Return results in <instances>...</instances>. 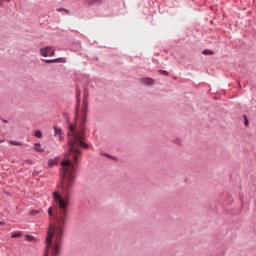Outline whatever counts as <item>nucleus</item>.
I'll return each mask as SVG.
<instances>
[{"label": "nucleus", "mask_w": 256, "mask_h": 256, "mask_svg": "<svg viewBox=\"0 0 256 256\" xmlns=\"http://www.w3.org/2000/svg\"><path fill=\"white\" fill-rule=\"evenodd\" d=\"M77 97H78V98L81 97V92L78 93Z\"/></svg>", "instance_id": "nucleus-21"}, {"label": "nucleus", "mask_w": 256, "mask_h": 256, "mask_svg": "<svg viewBox=\"0 0 256 256\" xmlns=\"http://www.w3.org/2000/svg\"><path fill=\"white\" fill-rule=\"evenodd\" d=\"M34 149H35V151H37L38 153H43V152L45 151V149H43L39 143H36V144L34 145Z\"/></svg>", "instance_id": "nucleus-5"}, {"label": "nucleus", "mask_w": 256, "mask_h": 256, "mask_svg": "<svg viewBox=\"0 0 256 256\" xmlns=\"http://www.w3.org/2000/svg\"><path fill=\"white\" fill-rule=\"evenodd\" d=\"M203 55H214V52L211 50H204Z\"/></svg>", "instance_id": "nucleus-13"}, {"label": "nucleus", "mask_w": 256, "mask_h": 256, "mask_svg": "<svg viewBox=\"0 0 256 256\" xmlns=\"http://www.w3.org/2000/svg\"><path fill=\"white\" fill-rule=\"evenodd\" d=\"M12 239H19V237H23V234L21 232H15L11 235Z\"/></svg>", "instance_id": "nucleus-6"}, {"label": "nucleus", "mask_w": 256, "mask_h": 256, "mask_svg": "<svg viewBox=\"0 0 256 256\" xmlns=\"http://www.w3.org/2000/svg\"><path fill=\"white\" fill-rule=\"evenodd\" d=\"M55 135H60V137L63 135V131L61 128H57L54 126Z\"/></svg>", "instance_id": "nucleus-8"}, {"label": "nucleus", "mask_w": 256, "mask_h": 256, "mask_svg": "<svg viewBox=\"0 0 256 256\" xmlns=\"http://www.w3.org/2000/svg\"><path fill=\"white\" fill-rule=\"evenodd\" d=\"M40 55L42 57H55V50L52 47H44L40 49Z\"/></svg>", "instance_id": "nucleus-2"}, {"label": "nucleus", "mask_w": 256, "mask_h": 256, "mask_svg": "<svg viewBox=\"0 0 256 256\" xmlns=\"http://www.w3.org/2000/svg\"><path fill=\"white\" fill-rule=\"evenodd\" d=\"M31 215H37V211L33 210V211L31 212Z\"/></svg>", "instance_id": "nucleus-18"}, {"label": "nucleus", "mask_w": 256, "mask_h": 256, "mask_svg": "<svg viewBox=\"0 0 256 256\" xmlns=\"http://www.w3.org/2000/svg\"><path fill=\"white\" fill-rule=\"evenodd\" d=\"M3 5V0H0V7H2Z\"/></svg>", "instance_id": "nucleus-19"}, {"label": "nucleus", "mask_w": 256, "mask_h": 256, "mask_svg": "<svg viewBox=\"0 0 256 256\" xmlns=\"http://www.w3.org/2000/svg\"><path fill=\"white\" fill-rule=\"evenodd\" d=\"M35 137H37L38 139H41V137H43V134L41 133V130H36L35 131Z\"/></svg>", "instance_id": "nucleus-10"}, {"label": "nucleus", "mask_w": 256, "mask_h": 256, "mask_svg": "<svg viewBox=\"0 0 256 256\" xmlns=\"http://www.w3.org/2000/svg\"><path fill=\"white\" fill-rule=\"evenodd\" d=\"M7 1H11V0H7Z\"/></svg>", "instance_id": "nucleus-24"}, {"label": "nucleus", "mask_w": 256, "mask_h": 256, "mask_svg": "<svg viewBox=\"0 0 256 256\" xmlns=\"http://www.w3.org/2000/svg\"><path fill=\"white\" fill-rule=\"evenodd\" d=\"M25 239H26V241H35V237H33L31 235H26Z\"/></svg>", "instance_id": "nucleus-12"}, {"label": "nucleus", "mask_w": 256, "mask_h": 256, "mask_svg": "<svg viewBox=\"0 0 256 256\" xmlns=\"http://www.w3.org/2000/svg\"><path fill=\"white\" fill-rule=\"evenodd\" d=\"M160 73H161L162 75H168V72L165 71V70H161Z\"/></svg>", "instance_id": "nucleus-17"}, {"label": "nucleus", "mask_w": 256, "mask_h": 256, "mask_svg": "<svg viewBox=\"0 0 256 256\" xmlns=\"http://www.w3.org/2000/svg\"><path fill=\"white\" fill-rule=\"evenodd\" d=\"M48 215H49L50 217H53V208H52V207H50V208L48 209Z\"/></svg>", "instance_id": "nucleus-15"}, {"label": "nucleus", "mask_w": 256, "mask_h": 256, "mask_svg": "<svg viewBox=\"0 0 256 256\" xmlns=\"http://www.w3.org/2000/svg\"><path fill=\"white\" fill-rule=\"evenodd\" d=\"M56 11H58V13H66V15H69V10L65 9V8H58L56 9Z\"/></svg>", "instance_id": "nucleus-9"}, {"label": "nucleus", "mask_w": 256, "mask_h": 256, "mask_svg": "<svg viewBox=\"0 0 256 256\" xmlns=\"http://www.w3.org/2000/svg\"><path fill=\"white\" fill-rule=\"evenodd\" d=\"M57 163H59V159L55 158V159H50L48 161V167H54V165H57Z\"/></svg>", "instance_id": "nucleus-3"}, {"label": "nucleus", "mask_w": 256, "mask_h": 256, "mask_svg": "<svg viewBox=\"0 0 256 256\" xmlns=\"http://www.w3.org/2000/svg\"><path fill=\"white\" fill-rule=\"evenodd\" d=\"M0 225H5V222H3V221H0Z\"/></svg>", "instance_id": "nucleus-20"}, {"label": "nucleus", "mask_w": 256, "mask_h": 256, "mask_svg": "<svg viewBox=\"0 0 256 256\" xmlns=\"http://www.w3.org/2000/svg\"><path fill=\"white\" fill-rule=\"evenodd\" d=\"M103 3V0H91V5H99Z\"/></svg>", "instance_id": "nucleus-11"}, {"label": "nucleus", "mask_w": 256, "mask_h": 256, "mask_svg": "<svg viewBox=\"0 0 256 256\" xmlns=\"http://www.w3.org/2000/svg\"><path fill=\"white\" fill-rule=\"evenodd\" d=\"M0 143H3V141H0Z\"/></svg>", "instance_id": "nucleus-23"}, {"label": "nucleus", "mask_w": 256, "mask_h": 256, "mask_svg": "<svg viewBox=\"0 0 256 256\" xmlns=\"http://www.w3.org/2000/svg\"><path fill=\"white\" fill-rule=\"evenodd\" d=\"M142 82L144 83V85H153L154 81L151 78H143Z\"/></svg>", "instance_id": "nucleus-4"}, {"label": "nucleus", "mask_w": 256, "mask_h": 256, "mask_svg": "<svg viewBox=\"0 0 256 256\" xmlns=\"http://www.w3.org/2000/svg\"><path fill=\"white\" fill-rule=\"evenodd\" d=\"M10 145H16L17 147H21V142H17V141H10Z\"/></svg>", "instance_id": "nucleus-14"}, {"label": "nucleus", "mask_w": 256, "mask_h": 256, "mask_svg": "<svg viewBox=\"0 0 256 256\" xmlns=\"http://www.w3.org/2000/svg\"><path fill=\"white\" fill-rule=\"evenodd\" d=\"M61 58L52 59V60H44V63H59Z\"/></svg>", "instance_id": "nucleus-7"}, {"label": "nucleus", "mask_w": 256, "mask_h": 256, "mask_svg": "<svg viewBox=\"0 0 256 256\" xmlns=\"http://www.w3.org/2000/svg\"><path fill=\"white\" fill-rule=\"evenodd\" d=\"M61 189L66 198H63L57 192H53L54 205H57L58 210L56 213V221L54 225L48 228V235L45 240L46 248L43 256H49V254L50 256H59V253H61V239H63V229L65 228L67 219H69V211L67 210L69 201L67 200V197H69V191H71V187H61Z\"/></svg>", "instance_id": "nucleus-1"}, {"label": "nucleus", "mask_w": 256, "mask_h": 256, "mask_svg": "<svg viewBox=\"0 0 256 256\" xmlns=\"http://www.w3.org/2000/svg\"><path fill=\"white\" fill-rule=\"evenodd\" d=\"M248 123H249V122L246 120V121H245V125H248Z\"/></svg>", "instance_id": "nucleus-22"}, {"label": "nucleus", "mask_w": 256, "mask_h": 256, "mask_svg": "<svg viewBox=\"0 0 256 256\" xmlns=\"http://www.w3.org/2000/svg\"><path fill=\"white\" fill-rule=\"evenodd\" d=\"M176 145H182V141L179 138H176L175 141Z\"/></svg>", "instance_id": "nucleus-16"}]
</instances>
